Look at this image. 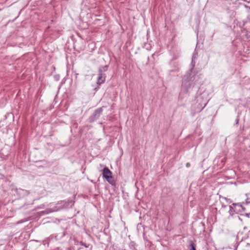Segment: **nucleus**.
I'll use <instances>...</instances> for the list:
<instances>
[{
    "label": "nucleus",
    "instance_id": "nucleus-8",
    "mask_svg": "<svg viewBox=\"0 0 250 250\" xmlns=\"http://www.w3.org/2000/svg\"><path fill=\"white\" fill-rule=\"evenodd\" d=\"M61 203L65 202V204H67L66 206H68L70 204L73 205L74 203V202L71 199H68L67 200V202L65 201H61Z\"/></svg>",
    "mask_w": 250,
    "mask_h": 250
},
{
    "label": "nucleus",
    "instance_id": "nucleus-11",
    "mask_svg": "<svg viewBox=\"0 0 250 250\" xmlns=\"http://www.w3.org/2000/svg\"><path fill=\"white\" fill-rule=\"evenodd\" d=\"M27 221V219H21L19 221H18L17 223H16V224H21V223H23L24 222H25Z\"/></svg>",
    "mask_w": 250,
    "mask_h": 250
},
{
    "label": "nucleus",
    "instance_id": "nucleus-5",
    "mask_svg": "<svg viewBox=\"0 0 250 250\" xmlns=\"http://www.w3.org/2000/svg\"><path fill=\"white\" fill-rule=\"evenodd\" d=\"M12 190L16 192L18 195H21L24 192H27V190H23L21 188H12Z\"/></svg>",
    "mask_w": 250,
    "mask_h": 250
},
{
    "label": "nucleus",
    "instance_id": "nucleus-15",
    "mask_svg": "<svg viewBox=\"0 0 250 250\" xmlns=\"http://www.w3.org/2000/svg\"><path fill=\"white\" fill-rule=\"evenodd\" d=\"M245 216L248 218L250 217V213H245Z\"/></svg>",
    "mask_w": 250,
    "mask_h": 250
},
{
    "label": "nucleus",
    "instance_id": "nucleus-7",
    "mask_svg": "<svg viewBox=\"0 0 250 250\" xmlns=\"http://www.w3.org/2000/svg\"><path fill=\"white\" fill-rule=\"evenodd\" d=\"M189 247L190 249L189 250H196V245L192 241H190L189 242Z\"/></svg>",
    "mask_w": 250,
    "mask_h": 250
},
{
    "label": "nucleus",
    "instance_id": "nucleus-13",
    "mask_svg": "<svg viewBox=\"0 0 250 250\" xmlns=\"http://www.w3.org/2000/svg\"><path fill=\"white\" fill-rule=\"evenodd\" d=\"M239 118L237 117L236 118V119H235V125H237L239 123Z\"/></svg>",
    "mask_w": 250,
    "mask_h": 250
},
{
    "label": "nucleus",
    "instance_id": "nucleus-3",
    "mask_svg": "<svg viewBox=\"0 0 250 250\" xmlns=\"http://www.w3.org/2000/svg\"><path fill=\"white\" fill-rule=\"evenodd\" d=\"M103 177L104 178H105L107 182L111 185H115V181L112 176V172L106 167H105L103 170Z\"/></svg>",
    "mask_w": 250,
    "mask_h": 250
},
{
    "label": "nucleus",
    "instance_id": "nucleus-6",
    "mask_svg": "<svg viewBox=\"0 0 250 250\" xmlns=\"http://www.w3.org/2000/svg\"><path fill=\"white\" fill-rule=\"evenodd\" d=\"M229 214L230 216H233L234 213L235 212V210L234 208L232 206H229Z\"/></svg>",
    "mask_w": 250,
    "mask_h": 250
},
{
    "label": "nucleus",
    "instance_id": "nucleus-18",
    "mask_svg": "<svg viewBox=\"0 0 250 250\" xmlns=\"http://www.w3.org/2000/svg\"><path fill=\"white\" fill-rule=\"evenodd\" d=\"M222 207L225 208L226 207V206H223Z\"/></svg>",
    "mask_w": 250,
    "mask_h": 250
},
{
    "label": "nucleus",
    "instance_id": "nucleus-16",
    "mask_svg": "<svg viewBox=\"0 0 250 250\" xmlns=\"http://www.w3.org/2000/svg\"><path fill=\"white\" fill-rule=\"evenodd\" d=\"M250 203V202L248 201V199L246 200V204H249Z\"/></svg>",
    "mask_w": 250,
    "mask_h": 250
},
{
    "label": "nucleus",
    "instance_id": "nucleus-2",
    "mask_svg": "<svg viewBox=\"0 0 250 250\" xmlns=\"http://www.w3.org/2000/svg\"><path fill=\"white\" fill-rule=\"evenodd\" d=\"M108 65H105L99 68L98 76L97 80V84L98 85H101L104 83L106 76L104 72L108 70Z\"/></svg>",
    "mask_w": 250,
    "mask_h": 250
},
{
    "label": "nucleus",
    "instance_id": "nucleus-12",
    "mask_svg": "<svg viewBox=\"0 0 250 250\" xmlns=\"http://www.w3.org/2000/svg\"><path fill=\"white\" fill-rule=\"evenodd\" d=\"M81 245L83 246L85 248H88L89 246V244H87L84 243H83L82 242H81Z\"/></svg>",
    "mask_w": 250,
    "mask_h": 250
},
{
    "label": "nucleus",
    "instance_id": "nucleus-1",
    "mask_svg": "<svg viewBox=\"0 0 250 250\" xmlns=\"http://www.w3.org/2000/svg\"><path fill=\"white\" fill-rule=\"evenodd\" d=\"M195 66V62L193 61H191L190 64V69L187 72L186 74L184 76V80L182 83V86L187 89V92L188 91V88L193 84V81L194 80L195 75L192 74V71Z\"/></svg>",
    "mask_w": 250,
    "mask_h": 250
},
{
    "label": "nucleus",
    "instance_id": "nucleus-9",
    "mask_svg": "<svg viewBox=\"0 0 250 250\" xmlns=\"http://www.w3.org/2000/svg\"><path fill=\"white\" fill-rule=\"evenodd\" d=\"M54 79L56 81H59L60 79V75L59 74L54 75Z\"/></svg>",
    "mask_w": 250,
    "mask_h": 250
},
{
    "label": "nucleus",
    "instance_id": "nucleus-14",
    "mask_svg": "<svg viewBox=\"0 0 250 250\" xmlns=\"http://www.w3.org/2000/svg\"><path fill=\"white\" fill-rule=\"evenodd\" d=\"M190 163H187L186 164V167H190Z\"/></svg>",
    "mask_w": 250,
    "mask_h": 250
},
{
    "label": "nucleus",
    "instance_id": "nucleus-10",
    "mask_svg": "<svg viewBox=\"0 0 250 250\" xmlns=\"http://www.w3.org/2000/svg\"><path fill=\"white\" fill-rule=\"evenodd\" d=\"M232 206H233L234 207H235L236 206H238V207H240L241 208H243V206L242 205V204L241 203H233L232 204Z\"/></svg>",
    "mask_w": 250,
    "mask_h": 250
},
{
    "label": "nucleus",
    "instance_id": "nucleus-17",
    "mask_svg": "<svg viewBox=\"0 0 250 250\" xmlns=\"http://www.w3.org/2000/svg\"><path fill=\"white\" fill-rule=\"evenodd\" d=\"M241 208L243 211H244L245 210V208L244 207H243V208Z\"/></svg>",
    "mask_w": 250,
    "mask_h": 250
},
{
    "label": "nucleus",
    "instance_id": "nucleus-4",
    "mask_svg": "<svg viewBox=\"0 0 250 250\" xmlns=\"http://www.w3.org/2000/svg\"><path fill=\"white\" fill-rule=\"evenodd\" d=\"M104 107H99L95 110L94 113L89 117L88 121L89 123H93L99 119L103 111Z\"/></svg>",
    "mask_w": 250,
    "mask_h": 250
}]
</instances>
